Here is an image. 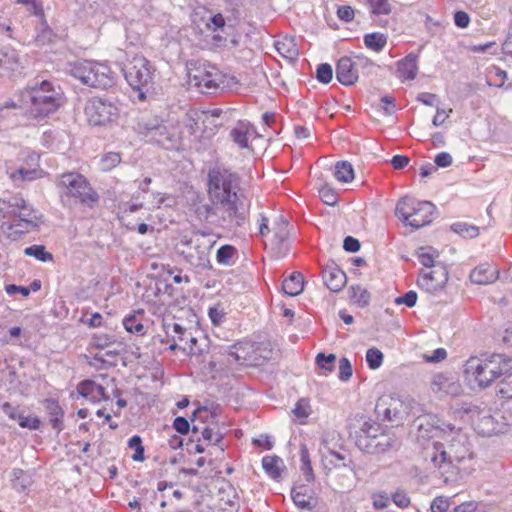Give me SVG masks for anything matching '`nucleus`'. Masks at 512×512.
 Listing matches in <instances>:
<instances>
[{
  "label": "nucleus",
  "instance_id": "nucleus-1",
  "mask_svg": "<svg viewBox=\"0 0 512 512\" xmlns=\"http://www.w3.org/2000/svg\"><path fill=\"white\" fill-rule=\"evenodd\" d=\"M240 190L236 173L221 166L211 168L207 175V195L211 203L200 206L199 215L223 228L241 227L246 222L248 205Z\"/></svg>",
  "mask_w": 512,
  "mask_h": 512
},
{
  "label": "nucleus",
  "instance_id": "nucleus-2",
  "mask_svg": "<svg viewBox=\"0 0 512 512\" xmlns=\"http://www.w3.org/2000/svg\"><path fill=\"white\" fill-rule=\"evenodd\" d=\"M435 434L445 441H433L426 448L434 473L444 482L455 481L459 474L458 464L470 457L466 436L449 423L437 419L433 423Z\"/></svg>",
  "mask_w": 512,
  "mask_h": 512
},
{
  "label": "nucleus",
  "instance_id": "nucleus-3",
  "mask_svg": "<svg viewBox=\"0 0 512 512\" xmlns=\"http://www.w3.org/2000/svg\"><path fill=\"white\" fill-rule=\"evenodd\" d=\"M42 217L20 195L0 198L1 231L11 240H17L25 233L37 230L43 223Z\"/></svg>",
  "mask_w": 512,
  "mask_h": 512
},
{
  "label": "nucleus",
  "instance_id": "nucleus-4",
  "mask_svg": "<svg viewBox=\"0 0 512 512\" xmlns=\"http://www.w3.org/2000/svg\"><path fill=\"white\" fill-rule=\"evenodd\" d=\"M511 362L512 359L502 354H494L485 359L470 357L464 365L465 380L473 390L485 389L510 371Z\"/></svg>",
  "mask_w": 512,
  "mask_h": 512
},
{
  "label": "nucleus",
  "instance_id": "nucleus-5",
  "mask_svg": "<svg viewBox=\"0 0 512 512\" xmlns=\"http://www.w3.org/2000/svg\"><path fill=\"white\" fill-rule=\"evenodd\" d=\"M22 96L29 104L30 114L35 118L47 117L56 112L64 102L60 87L47 80H37L28 85Z\"/></svg>",
  "mask_w": 512,
  "mask_h": 512
},
{
  "label": "nucleus",
  "instance_id": "nucleus-6",
  "mask_svg": "<svg viewBox=\"0 0 512 512\" xmlns=\"http://www.w3.org/2000/svg\"><path fill=\"white\" fill-rule=\"evenodd\" d=\"M188 83L201 93L213 94L231 89L237 85L238 81L234 76L222 73L217 67L202 63L188 69Z\"/></svg>",
  "mask_w": 512,
  "mask_h": 512
},
{
  "label": "nucleus",
  "instance_id": "nucleus-7",
  "mask_svg": "<svg viewBox=\"0 0 512 512\" xmlns=\"http://www.w3.org/2000/svg\"><path fill=\"white\" fill-rule=\"evenodd\" d=\"M122 71L127 83L136 93L135 99L138 101H145L147 96L154 92L155 69L145 57L133 56Z\"/></svg>",
  "mask_w": 512,
  "mask_h": 512
},
{
  "label": "nucleus",
  "instance_id": "nucleus-8",
  "mask_svg": "<svg viewBox=\"0 0 512 512\" xmlns=\"http://www.w3.org/2000/svg\"><path fill=\"white\" fill-rule=\"evenodd\" d=\"M434 211L435 206L431 202L405 196L397 202L395 215L405 226L419 229L432 222Z\"/></svg>",
  "mask_w": 512,
  "mask_h": 512
},
{
  "label": "nucleus",
  "instance_id": "nucleus-9",
  "mask_svg": "<svg viewBox=\"0 0 512 512\" xmlns=\"http://www.w3.org/2000/svg\"><path fill=\"white\" fill-rule=\"evenodd\" d=\"M212 242L203 233H193L190 237L183 236L178 244V253L193 267L206 269L209 267V251Z\"/></svg>",
  "mask_w": 512,
  "mask_h": 512
},
{
  "label": "nucleus",
  "instance_id": "nucleus-10",
  "mask_svg": "<svg viewBox=\"0 0 512 512\" xmlns=\"http://www.w3.org/2000/svg\"><path fill=\"white\" fill-rule=\"evenodd\" d=\"M71 75L91 87L107 88L114 83L110 68L104 63L95 61L85 60L74 63Z\"/></svg>",
  "mask_w": 512,
  "mask_h": 512
},
{
  "label": "nucleus",
  "instance_id": "nucleus-11",
  "mask_svg": "<svg viewBox=\"0 0 512 512\" xmlns=\"http://www.w3.org/2000/svg\"><path fill=\"white\" fill-rule=\"evenodd\" d=\"M57 188L68 196L78 198L82 203L92 205L98 201L87 180L79 173L69 172L60 175L56 181Z\"/></svg>",
  "mask_w": 512,
  "mask_h": 512
},
{
  "label": "nucleus",
  "instance_id": "nucleus-12",
  "mask_svg": "<svg viewBox=\"0 0 512 512\" xmlns=\"http://www.w3.org/2000/svg\"><path fill=\"white\" fill-rule=\"evenodd\" d=\"M144 137L165 149H173L177 147L179 142L178 129L170 124L163 122L157 118L149 119L140 124Z\"/></svg>",
  "mask_w": 512,
  "mask_h": 512
},
{
  "label": "nucleus",
  "instance_id": "nucleus-13",
  "mask_svg": "<svg viewBox=\"0 0 512 512\" xmlns=\"http://www.w3.org/2000/svg\"><path fill=\"white\" fill-rule=\"evenodd\" d=\"M85 115L93 126H105L118 118V106L108 98L94 97L85 106Z\"/></svg>",
  "mask_w": 512,
  "mask_h": 512
},
{
  "label": "nucleus",
  "instance_id": "nucleus-14",
  "mask_svg": "<svg viewBox=\"0 0 512 512\" xmlns=\"http://www.w3.org/2000/svg\"><path fill=\"white\" fill-rule=\"evenodd\" d=\"M410 402L396 394H384L376 402L378 417L390 422H401L409 414Z\"/></svg>",
  "mask_w": 512,
  "mask_h": 512
},
{
  "label": "nucleus",
  "instance_id": "nucleus-15",
  "mask_svg": "<svg viewBox=\"0 0 512 512\" xmlns=\"http://www.w3.org/2000/svg\"><path fill=\"white\" fill-rule=\"evenodd\" d=\"M271 353L269 350L267 354L263 355L260 347L253 348L251 345L236 344L229 348L227 362L230 365L260 366L271 358Z\"/></svg>",
  "mask_w": 512,
  "mask_h": 512
},
{
  "label": "nucleus",
  "instance_id": "nucleus-16",
  "mask_svg": "<svg viewBox=\"0 0 512 512\" xmlns=\"http://www.w3.org/2000/svg\"><path fill=\"white\" fill-rule=\"evenodd\" d=\"M367 65H372V62L363 57H356L355 60L342 57L336 66V78L345 86L353 85L358 80L359 67Z\"/></svg>",
  "mask_w": 512,
  "mask_h": 512
},
{
  "label": "nucleus",
  "instance_id": "nucleus-17",
  "mask_svg": "<svg viewBox=\"0 0 512 512\" xmlns=\"http://www.w3.org/2000/svg\"><path fill=\"white\" fill-rule=\"evenodd\" d=\"M448 280V272L443 265H437L429 272L420 274L417 285L420 289L430 294L441 291Z\"/></svg>",
  "mask_w": 512,
  "mask_h": 512
},
{
  "label": "nucleus",
  "instance_id": "nucleus-18",
  "mask_svg": "<svg viewBox=\"0 0 512 512\" xmlns=\"http://www.w3.org/2000/svg\"><path fill=\"white\" fill-rule=\"evenodd\" d=\"M431 391L440 396H458L462 387L459 381L451 373H436L431 377L430 380Z\"/></svg>",
  "mask_w": 512,
  "mask_h": 512
},
{
  "label": "nucleus",
  "instance_id": "nucleus-19",
  "mask_svg": "<svg viewBox=\"0 0 512 512\" xmlns=\"http://www.w3.org/2000/svg\"><path fill=\"white\" fill-rule=\"evenodd\" d=\"M7 173L17 186H20L25 181L41 178L43 171L39 168V155L37 153H30L27 157V166H21Z\"/></svg>",
  "mask_w": 512,
  "mask_h": 512
},
{
  "label": "nucleus",
  "instance_id": "nucleus-20",
  "mask_svg": "<svg viewBox=\"0 0 512 512\" xmlns=\"http://www.w3.org/2000/svg\"><path fill=\"white\" fill-rule=\"evenodd\" d=\"M498 417L502 418L499 414H482L478 417L475 422V430L478 434L484 437H490L499 433H504L507 428V424L500 421Z\"/></svg>",
  "mask_w": 512,
  "mask_h": 512
},
{
  "label": "nucleus",
  "instance_id": "nucleus-21",
  "mask_svg": "<svg viewBox=\"0 0 512 512\" xmlns=\"http://www.w3.org/2000/svg\"><path fill=\"white\" fill-rule=\"evenodd\" d=\"M382 428L375 422H365L356 434V445L366 453H369L372 445L375 444Z\"/></svg>",
  "mask_w": 512,
  "mask_h": 512
},
{
  "label": "nucleus",
  "instance_id": "nucleus-22",
  "mask_svg": "<svg viewBox=\"0 0 512 512\" xmlns=\"http://www.w3.org/2000/svg\"><path fill=\"white\" fill-rule=\"evenodd\" d=\"M322 278L324 284L333 292L342 290L345 286L347 277L335 263L328 264L322 270Z\"/></svg>",
  "mask_w": 512,
  "mask_h": 512
},
{
  "label": "nucleus",
  "instance_id": "nucleus-23",
  "mask_svg": "<svg viewBox=\"0 0 512 512\" xmlns=\"http://www.w3.org/2000/svg\"><path fill=\"white\" fill-rule=\"evenodd\" d=\"M499 277V271L490 264H481L470 273V279L475 284L486 285L495 282Z\"/></svg>",
  "mask_w": 512,
  "mask_h": 512
},
{
  "label": "nucleus",
  "instance_id": "nucleus-24",
  "mask_svg": "<svg viewBox=\"0 0 512 512\" xmlns=\"http://www.w3.org/2000/svg\"><path fill=\"white\" fill-rule=\"evenodd\" d=\"M418 71L417 55L410 53L397 63V77L401 80L415 79Z\"/></svg>",
  "mask_w": 512,
  "mask_h": 512
},
{
  "label": "nucleus",
  "instance_id": "nucleus-25",
  "mask_svg": "<svg viewBox=\"0 0 512 512\" xmlns=\"http://www.w3.org/2000/svg\"><path fill=\"white\" fill-rule=\"evenodd\" d=\"M323 449L320 450L322 457V465L325 470L330 472L332 469L345 467V456L336 452L327 446V442L323 441Z\"/></svg>",
  "mask_w": 512,
  "mask_h": 512
},
{
  "label": "nucleus",
  "instance_id": "nucleus-26",
  "mask_svg": "<svg viewBox=\"0 0 512 512\" xmlns=\"http://www.w3.org/2000/svg\"><path fill=\"white\" fill-rule=\"evenodd\" d=\"M79 394L93 402L106 399L105 388L91 380H84L78 385Z\"/></svg>",
  "mask_w": 512,
  "mask_h": 512
},
{
  "label": "nucleus",
  "instance_id": "nucleus-27",
  "mask_svg": "<svg viewBox=\"0 0 512 512\" xmlns=\"http://www.w3.org/2000/svg\"><path fill=\"white\" fill-rule=\"evenodd\" d=\"M254 133L255 129L249 122L239 121L231 130L230 136L240 148H247L248 139Z\"/></svg>",
  "mask_w": 512,
  "mask_h": 512
},
{
  "label": "nucleus",
  "instance_id": "nucleus-28",
  "mask_svg": "<svg viewBox=\"0 0 512 512\" xmlns=\"http://www.w3.org/2000/svg\"><path fill=\"white\" fill-rule=\"evenodd\" d=\"M21 66L19 53L10 46L0 48V67L15 71Z\"/></svg>",
  "mask_w": 512,
  "mask_h": 512
},
{
  "label": "nucleus",
  "instance_id": "nucleus-29",
  "mask_svg": "<svg viewBox=\"0 0 512 512\" xmlns=\"http://www.w3.org/2000/svg\"><path fill=\"white\" fill-rule=\"evenodd\" d=\"M376 440L377 441L375 444H373L372 448H370L369 454L384 453L398 445V441L395 435L384 430H382L378 436V439Z\"/></svg>",
  "mask_w": 512,
  "mask_h": 512
},
{
  "label": "nucleus",
  "instance_id": "nucleus-30",
  "mask_svg": "<svg viewBox=\"0 0 512 512\" xmlns=\"http://www.w3.org/2000/svg\"><path fill=\"white\" fill-rule=\"evenodd\" d=\"M44 406L47 413L50 416V423L53 429L60 432L63 429L62 417L64 415V412L61 406L59 405L58 401L54 399H46L44 401Z\"/></svg>",
  "mask_w": 512,
  "mask_h": 512
},
{
  "label": "nucleus",
  "instance_id": "nucleus-31",
  "mask_svg": "<svg viewBox=\"0 0 512 512\" xmlns=\"http://www.w3.org/2000/svg\"><path fill=\"white\" fill-rule=\"evenodd\" d=\"M291 496L295 505L301 509L312 510L316 506L315 498L307 494V488L305 486L294 488L291 492Z\"/></svg>",
  "mask_w": 512,
  "mask_h": 512
},
{
  "label": "nucleus",
  "instance_id": "nucleus-32",
  "mask_svg": "<svg viewBox=\"0 0 512 512\" xmlns=\"http://www.w3.org/2000/svg\"><path fill=\"white\" fill-rule=\"evenodd\" d=\"M277 52L285 59L295 60L299 54L293 38L284 37L275 42Z\"/></svg>",
  "mask_w": 512,
  "mask_h": 512
},
{
  "label": "nucleus",
  "instance_id": "nucleus-33",
  "mask_svg": "<svg viewBox=\"0 0 512 512\" xmlns=\"http://www.w3.org/2000/svg\"><path fill=\"white\" fill-rule=\"evenodd\" d=\"M283 292L288 296H297L303 290V276L299 272L292 273L282 284Z\"/></svg>",
  "mask_w": 512,
  "mask_h": 512
},
{
  "label": "nucleus",
  "instance_id": "nucleus-34",
  "mask_svg": "<svg viewBox=\"0 0 512 512\" xmlns=\"http://www.w3.org/2000/svg\"><path fill=\"white\" fill-rule=\"evenodd\" d=\"M262 466L265 472L273 479L280 477L285 465L278 456H265L262 459Z\"/></svg>",
  "mask_w": 512,
  "mask_h": 512
},
{
  "label": "nucleus",
  "instance_id": "nucleus-35",
  "mask_svg": "<svg viewBox=\"0 0 512 512\" xmlns=\"http://www.w3.org/2000/svg\"><path fill=\"white\" fill-rule=\"evenodd\" d=\"M335 178L343 183L351 182L354 179V169L348 161H339L335 164Z\"/></svg>",
  "mask_w": 512,
  "mask_h": 512
},
{
  "label": "nucleus",
  "instance_id": "nucleus-36",
  "mask_svg": "<svg viewBox=\"0 0 512 512\" xmlns=\"http://www.w3.org/2000/svg\"><path fill=\"white\" fill-rule=\"evenodd\" d=\"M270 250L273 258H284L289 252L288 237H273L270 241Z\"/></svg>",
  "mask_w": 512,
  "mask_h": 512
},
{
  "label": "nucleus",
  "instance_id": "nucleus-37",
  "mask_svg": "<svg viewBox=\"0 0 512 512\" xmlns=\"http://www.w3.org/2000/svg\"><path fill=\"white\" fill-rule=\"evenodd\" d=\"M417 257L420 263L427 268H434L435 258L438 257V252L432 247H421L417 251Z\"/></svg>",
  "mask_w": 512,
  "mask_h": 512
},
{
  "label": "nucleus",
  "instance_id": "nucleus-38",
  "mask_svg": "<svg viewBox=\"0 0 512 512\" xmlns=\"http://www.w3.org/2000/svg\"><path fill=\"white\" fill-rule=\"evenodd\" d=\"M364 43L367 48L380 52L387 43V39L382 33H370L364 36Z\"/></svg>",
  "mask_w": 512,
  "mask_h": 512
},
{
  "label": "nucleus",
  "instance_id": "nucleus-39",
  "mask_svg": "<svg viewBox=\"0 0 512 512\" xmlns=\"http://www.w3.org/2000/svg\"><path fill=\"white\" fill-rule=\"evenodd\" d=\"M350 298L359 307H366L370 301V293L361 286L350 288Z\"/></svg>",
  "mask_w": 512,
  "mask_h": 512
},
{
  "label": "nucleus",
  "instance_id": "nucleus-40",
  "mask_svg": "<svg viewBox=\"0 0 512 512\" xmlns=\"http://www.w3.org/2000/svg\"><path fill=\"white\" fill-rule=\"evenodd\" d=\"M26 256L34 257L42 262L53 260V255L47 252L43 245H32L24 249Z\"/></svg>",
  "mask_w": 512,
  "mask_h": 512
},
{
  "label": "nucleus",
  "instance_id": "nucleus-41",
  "mask_svg": "<svg viewBox=\"0 0 512 512\" xmlns=\"http://www.w3.org/2000/svg\"><path fill=\"white\" fill-rule=\"evenodd\" d=\"M452 231L465 237L475 238L479 234V228L474 225H470L464 222H457L451 225Z\"/></svg>",
  "mask_w": 512,
  "mask_h": 512
},
{
  "label": "nucleus",
  "instance_id": "nucleus-42",
  "mask_svg": "<svg viewBox=\"0 0 512 512\" xmlns=\"http://www.w3.org/2000/svg\"><path fill=\"white\" fill-rule=\"evenodd\" d=\"M121 162V156L116 152H109L103 155L99 161V169L107 172L115 168Z\"/></svg>",
  "mask_w": 512,
  "mask_h": 512
},
{
  "label": "nucleus",
  "instance_id": "nucleus-43",
  "mask_svg": "<svg viewBox=\"0 0 512 512\" xmlns=\"http://www.w3.org/2000/svg\"><path fill=\"white\" fill-rule=\"evenodd\" d=\"M165 328H166V337L162 338L160 335L153 337V339H152L153 344L156 345L157 343H160V344L168 345V349L173 351L179 347L177 344L176 336L172 335L171 324H166Z\"/></svg>",
  "mask_w": 512,
  "mask_h": 512
},
{
  "label": "nucleus",
  "instance_id": "nucleus-44",
  "mask_svg": "<svg viewBox=\"0 0 512 512\" xmlns=\"http://www.w3.org/2000/svg\"><path fill=\"white\" fill-rule=\"evenodd\" d=\"M237 250L231 245H223L217 250V261L222 265H230Z\"/></svg>",
  "mask_w": 512,
  "mask_h": 512
},
{
  "label": "nucleus",
  "instance_id": "nucleus-45",
  "mask_svg": "<svg viewBox=\"0 0 512 512\" xmlns=\"http://www.w3.org/2000/svg\"><path fill=\"white\" fill-rule=\"evenodd\" d=\"M128 446L131 449H134V454L132 455V459L137 462L144 461V447L142 445V439L138 435L132 436L128 441Z\"/></svg>",
  "mask_w": 512,
  "mask_h": 512
},
{
  "label": "nucleus",
  "instance_id": "nucleus-46",
  "mask_svg": "<svg viewBox=\"0 0 512 512\" xmlns=\"http://www.w3.org/2000/svg\"><path fill=\"white\" fill-rule=\"evenodd\" d=\"M221 114V109H213L211 111L202 112L201 115L198 117V120H201L206 128L208 124L213 125L214 127H218L222 125L221 122L217 121Z\"/></svg>",
  "mask_w": 512,
  "mask_h": 512
},
{
  "label": "nucleus",
  "instance_id": "nucleus-47",
  "mask_svg": "<svg viewBox=\"0 0 512 512\" xmlns=\"http://www.w3.org/2000/svg\"><path fill=\"white\" fill-rule=\"evenodd\" d=\"M383 357V353L376 348H370L366 352V361L368 366L373 370L382 365Z\"/></svg>",
  "mask_w": 512,
  "mask_h": 512
},
{
  "label": "nucleus",
  "instance_id": "nucleus-48",
  "mask_svg": "<svg viewBox=\"0 0 512 512\" xmlns=\"http://www.w3.org/2000/svg\"><path fill=\"white\" fill-rule=\"evenodd\" d=\"M335 361H336L335 354L325 355L324 353H319L316 356V363L319 366V368L326 370L328 372L333 371Z\"/></svg>",
  "mask_w": 512,
  "mask_h": 512
},
{
  "label": "nucleus",
  "instance_id": "nucleus-49",
  "mask_svg": "<svg viewBox=\"0 0 512 512\" xmlns=\"http://www.w3.org/2000/svg\"><path fill=\"white\" fill-rule=\"evenodd\" d=\"M505 376L506 378L498 385V393L503 398H512V365L510 371Z\"/></svg>",
  "mask_w": 512,
  "mask_h": 512
},
{
  "label": "nucleus",
  "instance_id": "nucleus-50",
  "mask_svg": "<svg viewBox=\"0 0 512 512\" xmlns=\"http://www.w3.org/2000/svg\"><path fill=\"white\" fill-rule=\"evenodd\" d=\"M125 329L130 333L144 334V325L135 316L125 317L123 320Z\"/></svg>",
  "mask_w": 512,
  "mask_h": 512
},
{
  "label": "nucleus",
  "instance_id": "nucleus-51",
  "mask_svg": "<svg viewBox=\"0 0 512 512\" xmlns=\"http://www.w3.org/2000/svg\"><path fill=\"white\" fill-rule=\"evenodd\" d=\"M17 422L20 427L29 430H38L41 425V421L37 416H26L23 413L18 417Z\"/></svg>",
  "mask_w": 512,
  "mask_h": 512
},
{
  "label": "nucleus",
  "instance_id": "nucleus-52",
  "mask_svg": "<svg viewBox=\"0 0 512 512\" xmlns=\"http://www.w3.org/2000/svg\"><path fill=\"white\" fill-rule=\"evenodd\" d=\"M333 77V70L330 64L323 63L320 64L316 71V78L319 82L324 84H328Z\"/></svg>",
  "mask_w": 512,
  "mask_h": 512
},
{
  "label": "nucleus",
  "instance_id": "nucleus-53",
  "mask_svg": "<svg viewBox=\"0 0 512 512\" xmlns=\"http://www.w3.org/2000/svg\"><path fill=\"white\" fill-rule=\"evenodd\" d=\"M92 343L95 347L104 349L108 348L111 345L115 344V339L113 336H110L105 333H97L93 335Z\"/></svg>",
  "mask_w": 512,
  "mask_h": 512
},
{
  "label": "nucleus",
  "instance_id": "nucleus-54",
  "mask_svg": "<svg viewBox=\"0 0 512 512\" xmlns=\"http://www.w3.org/2000/svg\"><path fill=\"white\" fill-rule=\"evenodd\" d=\"M367 2L374 14H388L391 11L388 0H367Z\"/></svg>",
  "mask_w": 512,
  "mask_h": 512
},
{
  "label": "nucleus",
  "instance_id": "nucleus-55",
  "mask_svg": "<svg viewBox=\"0 0 512 512\" xmlns=\"http://www.w3.org/2000/svg\"><path fill=\"white\" fill-rule=\"evenodd\" d=\"M273 237H288V222L282 216L275 219L273 223Z\"/></svg>",
  "mask_w": 512,
  "mask_h": 512
},
{
  "label": "nucleus",
  "instance_id": "nucleus-56",
  "mask_svg": "<svg viewBox=\"0 0 512 512\" xmlns=\"http://www.w3.org/2000/svg\"><path fill=\"white\" fill-rule=\"evenodd\" d=\"M319 196L321 200L329 206L335 205L338 201V196L336 192L328 186H323L319 190Z\"/></svg>",
  "mask_w": 512,
  "mask_h": 512
},
{
  "label": "nucleus",
  "instance_id": "nucleus-57",
  "mask_svg": "<svg viewBox=\"0 0 512 512\" xmlns=\"http://www.w3.org/2000/svg\"><path fill=\"white\" fill-rule=\"evenodd\" d=\"M54 34L52 30L46 25V23H42L40 27V31L36 36V42L40 45H45L47 43L52 42Z\"/></svg>",
  "mask_w": 512,
  "mask_h": 512
},
{
  "label": "nucleus",
  "instance_id": "nucleus-58",
  "mask_svg": "<svg viewBox=\"0 0 512 512\" xmlns=\"http://www.w3.org/2000/svg\"><path fill=\"white\" fill-rule=\"evenodd\" d=\"M293 414L298 419H305L310 414V405L306 399H300L297 401L295 408L293 409Z\"/></svg>",
  "mask_w": 512,
  "mask_h": 512
},
{
  "label": "nucleus",
  "instance_id": "nucleus-59",
  "mask_svg": "<svg viewBox=\"0 0 512 512\" xmlns=\"http://www.w3.org/2000/svg\"><path fill=\"white\" fill-rule=\"evenodd\" d=\"M450 507V501L448 497L438 496L434 498L431 503V512H446Z\"/></svg>",
  "mask_w": 512,
  "mask_h": 512
},
{
  "label": "nucleus",
  "instance_id": "nucleus-60",
  "mask_svg": "<svg viewBox=\"0 0 512 512\" xmlns=\"http://www.w3.org/2000/svg\"><path fill=\"white\" fill-rule=\"evenodd\" d=\"M201 434L204 440L213 444H218L223 438V434L220 431L215 432L212 428L208 426L202 428Z\"/></svg>",
  "mask_w": 512,
  "mask_h": 512
},
{
  "label": "nucleus",
  "instance_id": "nucleus-61",
  "mask_svg": "<svg viewBox=\"0 0 512 512\" xmlns=\"http://www.w3.org/2000/svg\"><path fill=\"white\" fill-rule=\"evenodd\" d=\"M352 376V365L347 358H341L339 361L338 377L342 381H348Z\"/></svg>",
  "mask_w": 512,
  "mask_h": 512
},
{
  "label": "nucleus",
  "instance_id": "nucleus-62",
  "mask_svg": "<svg viewBox=\"0 0 512 512\" xmlns=\"http://www.w3.org/2000/svg\"><path fill=\"white\" fill-rule=\"evenodd\" d=\"M392 500L395 503V505L401 509H405L410 505V498L404 491H396L392 495Z\"/></svg>",
  "mask_w": 512,
  "mask_h": 512
},
{
  "label": "nucleus",
  "instance_id": "nucleus-63",
  "mask_svg": "<svg viewBox=\"0 0 512 512\" xmlns=\"http://www.w3.org/2000/svg\"><path fill=\"white\" fill-rule=\"evenodd\" d=\"M395 100L391 96H384L381 98V110L384 115L390 116L395 112Z\"/></svg>",
  "mask_w": 512,
  "mask_h": 512
},
{
  "label": "nucleus",
  "instance_id": "nucleus-64",
  "mask_svg": "<svg viewBox=\"0 0 512 512\" xmlns=\"http://www.w3.org/2000/svg\"><path fill=\"white\" fill-rule=\"evenodd\" d=\"M452 156L448 152H441L435 156L434 162L437 167L446 168L452 164Z\"/></svg>",
  "mask_w": 512,
  "mask_h": 512
}]
</instances>
